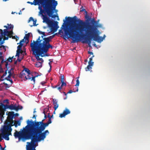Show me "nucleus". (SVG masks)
<instances>
[{"instance_id":"obj_1","label":"nucleus","mask_w":150,"mask_h":150,"mask_svg":"<svg viewBox=\"0 0 150 150\" xmlns=\"http://www.w3.org/2000/svg\"><path fill=\"white\" fill-rule=\"evenodd\" d=\"M67 21L69 23L78 22L79 23L74 25L72 28L64 29V33L66 35L69 36L72 39V42L74 43L76 40L75 35H78L79 32L81 33L85 31L87 35H88L93 38L94 41L99 43L103 41L104 38L99 36V30L97 29L98 27H101V25H91L89 23H86L83 20L77 19L76 16L73 17H66Z\"/></svg>"},{"instance_id":"obj_2","label":"nucleus","mask_w":150,"mask_h":150,"mask_svg":"<svg viewBox=\"0 0 150 150\" xmlns=\"http://www.w3.org/2000/svg\"><path fill=\"white\" fill-rule=\"evenodd\" d=\"M41 125L33 133L34 135L33 140L36 142L43 141L46 138L47 135L49 134V132L48 130H44L49 124L48 123L41 122Z\"/></svg>"},{"instance_id":"obj_3","label":"nucleus","mask_w":150,"mask_h":150,"mask_svg":"<svg viewBox=\"0 0 150 150\" xmlns=\"http://www.w3.org/2000/svg\"><path fill=\"white\" fill-rule=\"evenodd\" d=\"M38 4L39 5L38 9L40 10L39 13L43 16V22L46 23L47 24L48 26L50 28L51 31L49 32L48 33L52 32H56L59 28L57 24L58 22L57 21H51L46 15H43V13H45V11L44 9H42V7L43 8L42 4L40 3H38Z\"/></svg>"},{"instance_id":"obj_4","label":"nucleus","mask_w":150,"mask_h":150,"mask_svg":"<svg viewBox=\"0 0 150 150\" xmlns=\"http://www.w3.org/2000/svg\"><path fill=\"white\" fill-rule=\"evenodd\" d=\"M23 131L21 132H16L14 133V136L16 138L18 137L19 138H21L24 139H28L32 138V141L36 142V141L33 140L34 135L30 128L28 124L26 125Z\"/></svg>"},{"instance_id":"obj_5","label":"nucleus","mask_w":150,"mask_h":150,"mask_svg":"<svg viewBox=\"0 0 150 150\" xmlns=\"http://www.w3.org/2000/svg\"><path fill=\"white\" fill-rule=\"evenodd\" d=\"M57 33H55L52 35L50 36L47 38H43V36H42L41 37L42 39L40 40V37L39 36L36 41L33 40V42L36 43L37 45L43 47L45 50H47L50 48L51 49H53V47L52 45L50 44V42L51 40L54 37Z\"/></svg>"},{"instance_id":"obj_6","label":"nucleus","mask_w":150,"mask_h":150,"mask_svg":"<svg viewBox=\"0 0 150 150\" xmlns=\"http://www.w3.org/2000/svg\"><path fill=\"white\" fill-rule=\"evenodd\" d=\"M30 47H31L32 50L33 52V54L35 55L36 59L37 60H40L42 62H43L44 61L42 58H40L39 56H41V57H43L44 56L42 54L44 53H46L48 51V50H45L43 47L36 44V43L34 42H31L30 44Z\"/></svg>"},{"instance_id":"obj_7","label":"nucleus","mask_w":150,"mask_h":150,"mask_svg":"<svg viewBox=\"0 0 150 150\" xmlns=\"http://www.w3.org/2000/svg\"><path fill=\"white\" fill-rule=\"evenodd\" d=\"M1 31L2 35H0V45H2L4 43L5 40H7L8 38H11V35L13 34V30H7L6 29H4V32L2 30L0 29Z\"/></svg>"},{"instance_id":"obj_8","label":"nucleus","mask_w":150,"mask_h":150,"mask_svg":"<svg viewBox=\"0 0 150 150\" xmlns=\"http://www.w3.org/2000/svg\"><path fill=\"white\" fill-rule=\"evenodd\" d=\"M41 3L43 9H55L58 4L57 1L55 0H42Z\"/></svg>"},{"instance_id":"obj_9","label":"nucleus","mask_w":150,"mask_h":150,"mask_svg":"<svg viewBox=\"0 0 150 150\" xmlns=\"http://www.w3.org/2000/svg\"><path fill=\"white\" fill-rule=\"evenodd\" d=\"M45 120V119H44L42 121L40 122H36L35 121H33L28 120L27 121V123L30 128L31 131L33 133L39 127V126H40L41 124L40 122L44 123V121Z\"/></svg>"},{"instance_id":"obj_10","label":"nucleus","mask_w":150,"mask_h":150,"mask_svg":"<svg viewBox=\"0 0 150 150\" xmlns=\"http://www.w3.org/2000/svg\"><path fill=\"white\" fill-rule=\"evenodd\" d=\"M83 32H82V33H81L79 32L78 33V35L76 36V35H75V37L76 38V40L74 43H75L76 42H77L78 40L76 41V40H78V38H81L82 39H83L85 41H83V43H87L88 44L89 46H90V45L91 44V39L92 38H92L88 35H87V37L84 38V37L85 36V35L84 34L81 35L82 33Z\"/></svg>"},{"instance_id":"obj_11","label":"nucleus","mask_w":150,"mask_h":150,"mask_svg":"<svg viewBox=\"0 0 150 150\" xmlns=\"http://www.w3.org/2000/svg\"><path fill=\"white\" fill-rule=\"evenodd\" d=\"M38 76V75H36L34 76H32L33 75L32 74H28L24 72L22 73V72H21L20 77L21 78H25L24 80L25 81L27 80H30L31 81H33V83H34L35 81V78L36 77H37Z\"/></svg>"},{"instance_id":"obj_12","label":"nucleus","mask_w":150,"mask_h":150,"mask_svg":"<svg viewBox=\"0 0 150 150\" xmlns=\"http://www.w3.org/2000/svg\"><path fill=\"white\" fill-rule=\"evenodd\" d=\"M55 9L53 8H46L44 9V10L45 11V12H46L47 15L49 17H51L52 18H55L56 17H57L58 18L57 20H59V17L58 16L56 15H53L54 13L53 10H54Z\"/></svg>"},{"instance_id":"obj_13","label":"nucleus","mask_w":150,"mask_h":150,"mask_svg":"<svg viewBox=\"0 0 150 150\" xmlns=\"http://www.w3.org/2000/svg\"><path fill=\"white\" fill-rule=\"evenodd\" d=\"M4 125L3 126V128L1 129V133H5L11 132L12 130V129L10 127H8L6 124L4 123Z\"/></svg>"},{"instance_id":"obj_14","label":"nucleus","mask_w":150,"mask_h":150,"mask_svg":"<svg viewBox=\"0 0 150 150\" xmlns=\"http://www.w3.org/2000/svg\"><path fill=\"white\" fill-rule=\"evenodd\" d=\"M70 113L69 110L67 108H65L63 112L59 114V117L60 118L64 117L65 116Z\"/></svg>"},{"instance_id":"obj_15","label":"nucleus","mask_w":150,"mask_h":150,"mask_svg":"<svg viewBox=\"0 0 150 150\" xmlns=\"http://www.w3.org/2000/svg\"><path fill=\"white\" fill-rule=\"evenodd\" d=\"M5 122V124H6L8 127H10L11 128L12 126L14 125L16 127H17V124H16V123H15L13 124L14 123V121H9L8 120H6Z\"/></svg>"},{"instance_id":"obj_16","label":"nucleus","mask_w":150,"mask_h":150,"mask_svg":"<svg viewBox=\"0 0 150 150\" xmlns=\"http://www.w3.org/2000/svg\"><path fill=\"white\" fill-rule=\"evenodd\" d=\"M8 116L7 117V119L6 120H8L9 121H13V119L14 117V112H8Z\"/></svg>"},{"instance_id":"obj_17","label":"nucleus","mask_w":150,"mask_h":150,"mask_svg":"<svg viewBox=\"0 0 150 150\" xmlns=\"http://www.w3.org/2000/svg\"><path fill=\"white\" fill-rule=\"evenodd\" d=\"M35 142L31 141V143L29 142H27V143L28 144L27 145L26 150H32V147L35 144Z\"/></svg>"},{"instance_id":"obj_18","label":"nucleus","mask_w":150,"mask_h":150,"mask_svg":"<svg viewBox=\"0 0 150 150\" xmlns=\"http://www.w3.org/2000/svg\"><path fill=\"white\" fill-rule=\"evenodd\" d=\"M10 135H11V133L10 132H9V133L1 134V135L2 136V137L7 140H9V136Z\"/></svg>"},{"instance_id":"obj_19","label":"nucleus","mask_w":150,"mask_h":150,"mask_svg":"<svg viewBox=\"0 0 150 150\" xmlns=\"http://www.w3.org/2000/svg\"><path fill=\"white\" fill-rule=\"evenodd\" d=\"M14 57L13 56L12 57H9L8 58L6 61H4V62L6 63L5 66L6 67L7 69H8V68L7 66L8 65L9 62H12V59ZM9 68V67H8Z\"/></svg>"},{"instance_id":"obj_20","label":"nucleus","mask_w":150,"mask_h":150,"mask_svg":"<svg viewBox=\"0 0 150 150\" xmlns=\"http://www.w3.org/2000/svg\"><path fill=\"white\" fill-rule=\"evenodd\" d=\"M24 39L22 40H21L20 42L19 43L20 45L18 46L17 47V50L19 51H22V52H23V51L22 50V47L23 45V44L22 43V42H24ZM19 43H18L17 44H18Z\"/></svg>"},{"instance_id":"obj_21","label":"nucleus","mask_w":150,"mask_h":150,"mask_svg":"<svg viewBox=\"0 0 150 150\" xmlns=\"http://www.w3.org/2000/svg\"><path fill=\"white\" fill-rule=\"evenodd\" d=\"M53 104L54 105V108L55 111L59 107V104L58 103V101L56 99H53Z\"/></svg>"},{"instance_id":"obj_22","label":"nucleus","mask_w":150,"mask_h":150,"mask_svg":"<svg viewBox=\"0 0 150 150\" xmlns=\"http://www.w3.org/2000/svg\"><path fill=\"white\" fill-rule=\"evenodd\" d=\"M27 3H28L30 4L31 5L34 4L35 5H36L38 4V3H40L41 4H42L39 1L36 0L35 1V0H34V1L33 2L28 1Z\"/></svg>"},{"instance_id":"obj_23","label":"nucleus","mask_w":150,"mask_h":150,"mask_svg":"<svg viewBox=\"0 0 150 150\" xmlns=\"http://www.w3.org/2000/svg\"><path fill=\"white\" fill-rule=\"evenodd\" d=\"M7 25L8 26H4V27L6 28V29L7 30H10L11 29H13V25H11V24L9 25L8 24H7Z\"/></svg>"},{"instance_id":"obj_24","label":"nucleus","mask_w":150,"mask_h":150,"mask_svg":"<svg viewBox=\"0 0 150 150\" xmlns=\"http://www.w3.org/2000/svg\"><path fill=\"white\" fill-rule=\"evenodd\" d=\"M21 72H22V73L24 72L28 74H31L30 73V71L29 70V69H28L27 68H25Z\"/></svg>"},{"instance_id":"obj_25","label":"nucleus","mask_w":150,"mask_h":150,"mask_svg":"<svg viewBox=\"0 0 150 150\" xmlns=\"http://www.w3.org/2000/svg\"><path fill=\"white\" fill-rule=\"evenodd\" d=\"M93 65V64H88L87 66V67L85 68L86 71H89L90 70L92 69L91 67Z\"/></svg>"},{"instance_id":"obj_26","label":"nucleus","mask_w":150,"mask_h":150,"mask_svg":"<svg viewBox=\"0 0 150 150\" xmlns=\"http://www.w3.org/2000/svg\"><path fill=\"white\" fill-rule=\"evenodd\" d=\"M30 35V33H28L27 34H26L25 35V37H24V39H25V40H27L28 42H28L29 38Z\"/></svg>"},{"instance_id":"obj_27","label":"nucleus","mask_w":150,"mask_h":150,"mask_svg":"<svg viewBox=\"0 0 150 150\" xmlns=\"http://www.w3.org/2000/svg\"><path fill=\"white\" fill-rule=\"evenodd\" d=\"M75 90H74V91L72 90H69L67 93H71L72 92H75L76 91H78V88L77 87L75 88Z\"/></svg>"},{"instance_id":"obj_28","label":"nucleus","mask_w":150,"mask_h":150,"mask_svg":"<svg viewBox=\"0 0 150 150\" xmlns=\"http://www.w3.org/2000/svg\"><path fill=\"white\" fill-rule=\"evenodd\" d=\"M23 108V107L21 105H18L16 106L15 105V110L16 111H18L19 110H22Z\"/></svg>"},{"instance_id":"obj_29","label":"nucleus","mask_w":150,"mask_h":150,"mask_svg":"<svg viewBox=\"0 0 150 150\" xmlns=\"http://www.w3.org/2000/svg\"><path fill=\"white\" fill-rule=\"evenodd\" d=\"M35 65L37 67H42V63L39 62H37L35 63Z\"/></svg>"},{"instance_id":"obj_30","label":"nucleus","mask_w":150,"mask_h":150,"mask_svg":"<svg viewBox=\"0 0 150 150\" xmlns=\"http://www.w3.org/2000/svg\"><path fill=\"white\" fill-rule=\"evenodd\" d=\"M94 56L93 55L92 57L89 58V60L88 62V64H93L94 62H92V61L93 60V58L94 57Z\"/></svg>"},{"instance_id":"obj_31","label":"nucleus","mask_w":150,"mask_h":150,"mask_svg":"<svg viewBox=\"0 0 150 150\" xmlns=\"http://www.w3.org/2000/svg\"><path fill=\"white\" fill-rule=\"evenodd\" d=\"M23 52H22V51H19L18 50H17L16 54V57L18 56V58H19L20 54V53H22Z\"/></svg>"},{"instance_id":"obj_32","label":"nucleus","mask_w":150,"mask_h":150,"mask_svg":"<svg viewBox=\"0 0 150 150\" xmlns=\"http://www.w3.org/2000/svg\"><path fill=\"white\" fill-rule=\"evenodd\" d=\"M91 22H92V23H93V24H92V25H100V24H99V25H96H96H94V23H95V24H97V21H95V20H94V19H93L92 20V21H91Z\"/></svg>"},{"instance_id":"obj_33","label":"nucleus","mask_w":150,"mask_h":150,"mask_svg":"<svg viewBox=\"0 0 150 150\" xmlns=\"http://www.w3.org/2000/svg\"><path fill=\"white\" fill-rule=\"evenodd\" d=\"M64 76L63 75L61 74L60 81L61 82H64Z\"/></svg>"},{"instance_id":"obj_34","label":"nucleus","mask_w":150,"mask_h":150,"mask_svg":"<svg viewBox=\"0 0 150 150\" xmlns=\"http://www.w3.org/2000/svg\"><path fill=\"white\" fill-rule=\"evenodd\" d=\"M38 32L40 33V34H42V35L43 36V37L44 36H46L47 35L45 34V33L44 32H42L41 31H40L39 30H38Z\"/></svg>"},{"instance_id":"obj_35","label":"nucleus","mask_w":150,"mask_h":150,"mask_svg":"<svg viewBox=\"0 0 150 150\" xmlns=\"http://www.w3.org/2000/svg\"><path fill=\"white\" fill-rule=\"evenodd\" d=\"M3 49H4L5 51L6 50L5 47L4 45H1L0 46V50H2Z\"/></svg>"},{"instance_id":"obj_36","label":"nucleus","mask_w":150,"mask_h":150,"mask_svg":"<svg viewBox=\"0 0 150 150\" xmlns=\"http://www.w3.org/2000/svg\"><path fill=\"white\" fill-rule=\"evenodd\" d=\"M12 74H8V76L7 77H6L5 78V79L6 80V79H11V77L12 76Z\"/></svg>"},{"instance_id":"obj_37","label":"nucleus","mask_w":150,"mask_h":150,"mask_svg":"<svg viewBox=\"0 0 150 150\" xmlns=\"http://www.w3.org/2000/svg\"><path fill=\"white\" fill-rule=\"evenodd\" d=\"M7 74V70H6L5 71V73L3 74V75L1 76V78L2 79L4 78V77Z\"/></svg>"},{"instance_id":"obj_38","label":"nucleus","mask_w":150,"mask_h":150,"mask_svg":"<svg viewBox=\"0 0 150 150\" xmlns=\"http://www.w3.org/2000/svg\"><path fill=\"white\" fill-rule=\"evenodd\" d=\"M76 84L75 86H79V79H77L76 80Z\"/></svg>"},{"instance_id":"obj_39","label":"nucleus","mask_w":150,"mask_h":150,"mask_svg":"<svg viewBox=\"0 0 150 150\" xmlns=\"http://www.w3.org/2000/svg\"><path fill=\"white\" fill-rule=\"evenodd\" d=\"M85 18H86V19H87V20L88 21H89L91 19V18H89V16L88 15H86L85 16Z\"/></svg>"},{"instance_id":"obj_40","label":"nucleus","mask_w":150,"mask_h":150,"mask_svg":"<svg viewBox=\"0 0 150 150\" xmlns=\"http://www.w3.org/2000/svg\"><path fill=\"white\" fill-rule=\"evenodd\" d=\"M0 59H2V61H1V63H3V62H4V59H3V57L2 55H0Z\"/></svg>"},{"instance_id":"obj_41","label":"nucleus","mask_w":150,"mask_h":150,"mask_svg":"<svg viewBox=\"0 0 150 150\" xmlns=\"http://www.w3.org/2000/svg\"><path fill=\"white\" fill-rule=\"evenodd\" d=\"M61 83H62V84H61V86L62 88L63 87V86H66L67 84L65 83L64 82H61Z\"/></svg>"},{"instance_id":"obj_42","label":"nucleus","mask_w":150,"mask_h":150,"mask_svg":"<svg viewBox=\"0 0 150 150\" xmlns=\"http://www.w3.org/2000/svg\"><path fill=\"white\" fill-rule=\"evenodd\" d=\"M3 117V116L1 114H0V123H1L2 122V119Z\"/></svg>"},{"instance_id":"obj_43","label":"nucleus","mask_w":150,"mask_h":150,"mask_svg":"<svg viewBox=\"0 0 150 150\" xmlns=\"http://www.w3.org/2000/svg\"><path fill=\"white\" fill-rule=\"evenodd\" d=\"M34 20L33 18L32 17H30V18L29 20H28V22H30L31 21H33Z\"/></svg>"},{"instance_id":"obj_44","label":"nucleus","mask_w":150,"mask_h":150,"mask_svg":"<svg viewBox=\"0 0 150 150\" xmlns=\"http://www.w3.org/2000/svg\"><path fill=\"white\" fill-rule=\"evenodd\" d=\"M12 35H11V37H12V39H15L16 38H18V39H19V37L17 36L16 35L14 36H12Z\"/></svg>"},{"instance_id":"obj_45","label":"nucleus","mask_w":150,"mask_h":150,"mask_svg":"<svg viewBox=\"0 0 150 150\" xmlns=\"http://www.w3.org/2000/svg\"><path fill=\"white\" fill-rule=\"evenodd\" d=\"M33 21V26H36L37 25H36L35 24L36 23V20H34Z\"/></svg>"},{"instance_id":"obj_46","label":"nucleus","mask_w":150,"mask_h":150,"mask_svg":"<svg viewBox=\"0 0 150 150\" xmlns=\"http://www.w3.org/2000/svg\"><path fill=\"white\" fill-rule=\"evenodd\" d=\"M4 72V71H3V69L1 67V65L0 64V72Z\"/></svg>"},{"instance_id":"obj_47","label":"nucleus","mask_w":150,"mask_h":150,"mask_svg":"<svg viewBox=\"0 0 150 150\" xmlns=\"http://www.w3.org/2000/svg\"><path fill=\"white\" fill-rule=\"evenodd\" d=\"M47 122L49 124L51 123L52 121L51 118H49V119L48 121Z\"/></svg>"},{"instance_id":"obj_48","label":"nucleus","mask_w":150,"mask_h":150,"mask_svg":"<svg viewBox=\"0 0 150 150\" xmlns=\"http://www.w3.org/2000/svg\"><path fill=\"white\" fill-rule=\"evenodd\" d=\"M3 102L4 103L6 102L7 104H8L9 103L8 102V100L7 99L4 100Z\"/></svg>"},{"instance_id":"obj_49","label":"nucleus","mask_w":150,"mask_h":150,"mask_svg":"<svg viewBox=\"0 0 150 150\" xmlns=\"http://www.w3.org/2000/svg\"><path fill=\"white\" fill-rule=\"evenodd\" d=\"M6 80H7V81H10L11 83H12L13 82V81L12 80V79H6Z\"/></svg>"},{"instance_id":"obj_50","label":"nucleus","mask_w":150,"mask_h":150,"mask_svg":"<svg viewBox=\"0 0 150 150\" xmlns=\"http://www.w3.org/2000/svg\"><path fill=\"white\" fill-rule=\"evenodd\" d=\"M17 125L18 124V126H20L21 125V122L19 120H18L17 121Z\"/></svg>"},{"instance_id":"obj_51","label":"nucleus","mask_w":150,"mask_h":150,"mask_svg":"<svg viewBox=\"0 0 150 150\" xmlns=\"http://www.w3.org/2000/svg\"><path fill=\"white\" fill-rule=\"evenodd\" d=\"M62 88V87H61V86H59V87L58 86L57 88L58 90H59L60 91L61 90Z\"/></svg>"},{"instance_id":"obj_52","label":"nucleus","mask_w":150,"mask_h":150,"mask_svg":"<svg viewBox=\"0 0 150 150\" xmlns=\"http://www.w3.org/2000/svg\"><path fill=\"white\" fill-rule=\"evenodd\" d=\"M88 54H90L92 55H93V53L92 52H90V51H88Z\"/></svg>"},{"instance_id":"obj_53","label":"nucleus","mask_w":150,"mask_h":150,"mask_svg":"<svg viewBox=\"0 0 150 150\" xmlns=\"http://www.w3.org/2000/svg\"><path fill=\"white\" fill-rule=\"evenodd\" d=\"M46 82L45 81H42L41 83V84L42 85L44 86V85L46 83Z\"/></svg>"},{"instance_id":"obj_54","label":"nucleus","mask_w":150,"mask_h":150,"mask_svg":"<svg viewBox=\"0 0 150 150\" xmlns=\"http://www.w3.org/2000/svg\"><path fill=\"white\" fill-rule=\"evenodd\" d=\"M18 115H19L17 113H16V114H15L14 113V117H15V116H18Z\"/></svg>"},{"instance_id":"obj_55","label":"nucleus","mask_w":150,"mask_h":150,"mask_svg":"<svg viewBox=\"0 0 150 150\" xmlns=\"http://www.w3.org/2000/svg\"><path fill=\"white\" fill-rule=\"evenodd\" d=\"M8 73L9 74H12L11 72V70H9L8 72Z\"/></svg>"},{"instance_id":"obj_56","label":"nucleus","mask_w":150,"mask_h":150,"mask_svg":"<svg viewBox=\"0 0 150 150\" xmlns=\"http://www.w3.org/2000/svg\"><path fill=\"white\" fill-rule=\"evenodd\" d=\"M4 84L8 88L9 87V86L8 84L6 83H4Z\"/></svg>"},{"instance_id":"obj_57","label":"nucleus","mask_w":150,"mask_h":150,"mask_svg":"<svg viewBox=\"0 0 150 150\" xmlns=\"http://www.w3.org/2000/svg\"><path fill=\"white\" fill-rule=\"evenodd\" d=\"M53 115H52L51 116H50L49 114L48 115V117L49 118H49H51H51L53 117Z\"/></svg>"},{"instance_id":"obj_58","label":"nucleus","mask_w":150,"mask_h":150,"mask_svg":"<svg viewBox=\"0 0 150 150\" xmlns=\"http://www.w3.org/2000/svg\"><path fill=\"white\" fill-rule=\"evenodd\" d=\"M85 11V12H86V13H87V12H86V10H85V9H82V10H80V11H81V12L83 11Z\"/></svg>"},{"instance_id":"obj_59","label":"nucleus","mask_w":150,"mask_h":150,"mask_svg":"<svg viewBox=\"0 0 150 150\" xmlns=\"http://www.w3.org/2000/svg\"><path fill=\"white\" fill-rule=\"evenodd\" d=\"M48 64H49V65H50V69H51V67H52V66H51V64L50 63V62H49Z\"/></svg>"},{"instance_id":"obj_60","label":"nucleus","mask_w":150,"mask_h":150,"mask_svg":"<svg viewBox=\"0 0 150 150\" xmlns=\"http://www.w3.org/2000/svg\"><path fill=\"white\" fill-rule=\"evenodd\" d=\"M58 85H57V86H55V87H54L55 88H57L58 86H59V85H60L59 83H58Z\"/></svg>"},{"instance_id":"obj_61","label":"nucleus","mask_w":150,"mask_h":150,"mask_svg":"<svg viewBox=\"0 0 150 150\" xmlns=\"http://www.w3.org/2000/svg\"><path fill=\"white\" fill-rule=\"evenodd\" d=\"M1 135L0 134V141H1V140L2 139V137H1Z\"/></svg>"},{"instance_id":"obj_62","label":"nucleus","mask_w":150,"mask_h":150,"mask_svg":"<svg viewBox=\"0 0 150 150\" xmlns=\"http://www.w3.org/2000/svg\"><path fill=\"white\" fill-rule=\"evenodd\" d=\"M33 118H35V119H36V116H35L34 115H33Z\"/></svg>"},{"instance_id":"obj_63","label":"nucleus","mask_w":150,"mask_h":150,"mask_svg":"<svg viewBox=\"0 0 150 150\" xmlns=\"http://www.w3.org/2000/svg\"><path fill=\"white\" fill-rule=\"evenodd\" d=\"M47 117V115H46V114H45V116H44V119H46Z\"/></svg>"},{"instance_id":"obj_64","label":"nucleus","mask_w":150,"mask_h":150,"mask_svg":"<svg viewBox=\"0 0 150 150\" xmlns=\"http://www.w3.org/2000/svg\"><path fill=\"white\" fill-rule=\"evenodd\" d=\"M17 60H18V61L19 62H21V59H19V58H18L17 59Z\"/></svg>"}]
</instances>
